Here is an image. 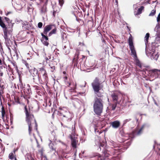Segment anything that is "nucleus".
<instances>
[{
    "label": "nucleus",
    "mask_w": 160,
    "mask_h": 160,
    "mask_svg": "<svg viewBox=\"0 0 160 160\" xmlns=\"http://www.w3.org/2000/svg\"><path fill=\"white\" fill-rule=\"evenodd\" d=\"M94 93L97 96L94 99L93 108L94 113L98 116H101L102 112L104 102L102 93L100 90L103 88L102 82L98 77H96L91 84Z\"/></svg>",
    "instance_id": "nucleus-1"
},
{
    "label": "nucleus",
    "mask_w": 160,
    "mask_h": 160,
    "mask_svg": "<svg viewBox=\"0 0 160 160\" xmlns=\"http://www.w3.org/2000/svg\"><path fill=\"white\" fill-rule=\"evenodd\" d=\"M24 112L25 114V120L28 125V132L30 135L32 134L33 136L35 139H36L33 131L36 130L38 131V124L35 118L32 113V110L29 107L27 108L26 106L24 107Z\"/></svg>",
    "instance_id": "nucleus-2"
},
{
    "label": "nucleus",
    "mask_w": 160,
    "mask_h": 160,
    "mask_svg": "<svg viewBox=\"0 0 160 160\" xmlns=\"http://www.w3.org/2000/svg\"><path fill=\"white\" fill-rule=\"evenodd\" d=\"M58 114L60 116L62 122L66 124L71 121L72 118V113L63 109H60L58 112Z\"/></svg>",
    "instance_id": "nucleus-3"
},
{
    "label": "nucleus",
    "mask_w": 160,
    "mask_h": 160,
    "mask_svg": "<svg viewBox=\"0 0 160 160\" xmlns=\"http://www.w3.org/2000/svg\"><path fill=\"white\" fill-rule=\"evenodd\" d=\"M12 27L13 25H11L10 28L9 27L8 29L6 28L3 29V37L5 41L6 45L9 51H10V47H11L12 45L13 44V42L11 41L8 37V36L10 34L13 30Z\"/></svg>",
    "instance_id": "nucleus-4"
},
{
    "label": "nucleus",
    "mask_w": 160,
    "mask_h": 160,
    "mask_svg": "<svg viewBox=\"0 0 160 160\" xmlns=\"http://www.w3.org/2000/svg\"><path fill=\"white\" fill-rule=\"evenodd\" d=\"M4 58H0V77H2L8 73L7 65L4 60Z\"/></svg>",
    "instance_id": "nucleus-5"
},
{
    "label": "nucleus",
    "mask_w": 160,
    "mask_h": 160,
    "mask_svg": "<svg viewBox=\"0 0 160 160\" xmlns=\"http://www.w3.org/2000/svg\"><path fill=\"white\" fill-rule=\"evenodd\" d=\"M129 34L130 36L128 39V43L129 44V48L131 51L132 55L133 56L134 58H137V57L133 44V37L130 34V32H129Z\"/></svg>",
    "instance_id": "nucleus-6"
},
{
    "label": "nucleus",
    "mask_w": 160,
    "mask_h": 160,
    "mask_svg": "<svg viewBox=\"0 0 160 160\" xmlns=\"http://www.w3.org/2000/svg\"><path fill=\"white\" fill-rule=\"evenodd\" d=\"M147 126L146 124H143L139 130H135L129 134V137L131 138H133L136 136L141 135L144 128Z\"/></svg>",
    "instance_id": "nucleus-7"
},
{
    "label": "nucleus",
    "mask_w": 160,
    "mask_h": 160,
    "mask_svg": "<svg viewBox=\"0 0 160 160\" xmlns=\"http://www.w3.org/2000/svg\"><path fill=\"white\" fill-rule=\"evenodd\" d=\"M75 131L72 130L71 134L69 135V137L71 140V145L74 148H77V144L78 142L77 138L75 137Z\"/></svg>",
    "instance_id": "nucleus-8"
},
{
    "label": "nucleus",
    "mask_w": 160,
    "mask_h": 160,
    "mask_svg": "<svg viewBox=\"0 0 160 160\" xmlns=\"http://www.w3.org/2000/svg\"><path fill=\"white\" fill-rule=\"evenodd\" d=\"M19 85L21 89H22L25 93L30 94L31 93V89L28 85L27 86L23 85L22 82L20 81V84Z\"/></svg>",
    "instance_id": "nucleus-9"
},
{
    "label": "nucleus",
    "mask_w": 160,
    "mask_h": 160,
    "mask_svg": "<svg viewBox=\"0 0 160 160\" xmlns=\"http://www.w3.org/2000/svg\"><path fill=\"white\" fill-rule=\"evenodd\" d=\"M29 72H30L31 75L33 77V80L34 82H36L35 80L36 79H39V74L38 73V70L35 68L30 69Z\"/></svg>",
    "instance_id": "nucleus-10"
},
{
    "label": "nucleus",
    "mask_w": 160,
    "mask_h": 160,
    "mask_svg": "<svg viewBox=\"0 0 160 160\" xmlns=\"http://www.w3.org/2000/svg\"><path fill=\"white\" fill-rule=\"evenodd\" d=\"M41 35L42 36L41 39V42L44 45L48 46L49 44L48 42L49 38L48 36H46L45 34H44V33H43L42 32L41 33Z\"/></svg>",
    "instance_id": "nucleus-11"
},
{
    "label": "nucleus",
    "mask_w": 160,
    "mask_h": 160,
    "mask_svg": "<svg viewBox=\"0 0 160 160\" xmlns=\"http://www.w3.org/2000/svg\"><path fill=\"white\" fill-rule=\"evenodd\" d=\"M111 125L114 128H117L120 125V122L118 120L115 121L110 123Z\"/></svg>",
    "instance_id": "nucleus-12"
},
{
    "label": "nucleus",
    "mask_w": 160,
    "mask_h": 160,
    "mask_svg": "<svg viewBox=\"0 0 160 160\" xmlns=\"http://www.w3.org/2000/svg\"><path fill=\"white\" fill-rule=\"evenodd\" d=\"M53 26V25L52 24L46 26L44 28L43 33H44V34L47 35V33L52 28V27Z\"/></svg>",
    "instance_id": "nucleus-13"
},
{
    "label": "nucleus",
    "mask_w": 160,
    "mask_h": 160,
    "mask_svg": "<svg viewBox=\"0 0 160 160\" xmlns=\"http://www.w3.org/2000/svg\"><path fill=\"white\" fill-rule=\"evenodd\" d=\"M48 77L47 73L42 75V79H41V83H45L48 82Z\"/></svg>",
    "instance_id": "nucleus-14"
},
{
    "label": "nucleus",
    "mask_w": 160,
    "mask_h": 160,
    "mask_svg": "<svg viewBox=\"0 0 160 160\" xmlns=\"http://www.w3.org/2000/svg\"><path fill=\"white\" fill-rule=\"evenodd\" d=\"M119 94L117 93H113L112 94L111 97L112 100L115 102L118 101V99Z\"/></svg>",
    "instance_id": "nucleus-15"
},
{
    "label": "nucleus",
    "mask_w": 160,
    "mask_h": 160,
    "mask_svg": "<svg viewBox=\"0 0 160 160\" xmlns=\"http://www.w3.org/2000/svg\"><path fill=\"white\" fill-rule=\"evenodd\" d=\"M54 142H52L51 140H50L49 147L52 151H55V152L56 151V148L54 145Z\"/></svg>",
    "instance_id": "nucleus-16"
},
{
    "label": "nucleus",
    "mask_w": 160,
    "mask_h": 160,
    "mask_svg": "<svg viewBox=\"0 0 160 160\" xmlns=\"http://www.w3.org/2000/svg\"><path fill=\"white\" fill-rule=\"evenodd\" d=\"M80 54V52L79 50H76V52L75 53L74 58L73 59V61H76L77 62H78V60L79 58V56Z\"/></svg>",
    "instance_id": "nucleus-17"
},
{
    "label": "nucleus",
    "mask_w": 160,
    "mask_h": 160,
    "mask_svg": "<svg viewBox=\"0 0 160 160\" xmlns=\"http://www.w3.org/2000/svg\"><path fill=\"white\" fill-rule=\"evenodd\" d=\"M38 68L39 72L40 74H41L43 75L47 73L46 71L44 68V66H42V67L40 68Z\"/></svg>",
    "instance_id": "nucleus-18"
},
{
    "label": "nucleus",
    "mask_w": 160,
    "mask_h": 160,
    "mask_svg": "<svg viewBox=\"0 0 160 160\" xmlns=\"http://www.w3.org/2000/svg\"><path fill=\"white\" fill-rule=\"evenodd\" d=\"M0 26L1 27L3 28V29L7 28L8 29V27H6V25L4 23L2 20V19L1 17L0 16Z\"/></svg>",
    "instance_id": "nucleus-19"
},
{
    "label": "nucleus",
    "mask_w": 160,
    "mask_h": 160,
    "mask_svg": "<svg viewBox=\"0 0 160 160\" xmlns=\"http://www.w3.org/2000/svg\"><path fill=\"white\" fill-rule=\"evenodd\" d=\"M2 79L0 78V93H1V92H3L4 88H5V86L4 85L2 84V83L1 82V80Z\"/></svg>",
    "instance_id": "nucleus-20"
},
{
    "label": "nucleus",
    "mask_w": 160,
    "mask_h": 160,
    "mask_svg": "<svg viewBox=\"0 0 160 160\" xmlns=\"http://www.w3.org/2000/svg\"><path fill=\"white\" fill-rule=\"evenodd\" d=\"M57 32V28H55L54 29H53L48 34V36L49 37L51 36L52 34L56 33Z\"/></svg>",
    "instance_id": "nucleus-21"
},
{
    "label": "nucleus",
    "mask_w": 160,
    "mask_h": 160,
    "mask_svg": "<svg viewBox=\"0 0 160 160\" xmlns=\"http://www.w3.org/2000/svg\"><path fill=\"white\" fill-rule=\"evenodd\" d=\"M144 7L143 6H141L140 8H138V10L137 13L136 15H138L141 14L142 12V11L144 9Z\"/></svg>",
    "instance_id": "nucleus-22"
},
{
    "label": "nucleus",
    "mask_w": 160,
    "mask_h": 160,
    "mask_svg": "<svg viewBox=\"0 0 160 160\" xmlns=\"http://www.w3.org/2000/svg\"><path fill=\"white\" fill-rule=\"evenodd\" d=\"M2 119H4L5 116V110L4 109V108L3 106H2Z\"/></svg>",
    "instance_id": "nucleus-23"
},
{
    "label": "nucleus",
    "mask_w": 160,
    "mask_h": 160,
    "mask_svg": "<svg viewBox=\"0 0 160 160\" xmlns=\"http://www.w3.org/2000/svg\"><path fill=\"white\" fill-rule=\"evenodd\" d=\"M128 139H127V140H122V142H125V144H126V145L127 146H129L131 144V140H129V141H128Z\"/></svg>",
    "instance_id": "nucleus-24"
},
{
    "label": "nucleus",
    "mask_w": 160,
    "mask_h": 160,
    "mask_svg": "<svg viewBox=\"0 0 160 160\" xmlns=\"http://www.w3.org/2000/svg\"><path fill=\"white\" fill-rule=\"evenodd\" d=\"M149 37V34L148 33H147L145 37V42L146 43H147L148 42V39Z\"/></svg>",
    "instance_id": "nucleus-25"
},
{
    "label": "nucleus",
    "mask_w": 160,
    "mask_h": 160,
    "mask_svg": "<svg viewBox=\"0 0 160 160\" xmlns=\"http://www.w3.org/2000/svg\"><path fill=\"white\" fill-rule=\"evenodd\" d=\"M49 66L50 67V70L52 72H54L55 70V66H52L51 65L49 64Z\"/></svg>",
    "instance_id": "nucleus-26"
},
{
    "label": "nucleus",
    "mask_w": 160,
    "mask_h": 160,
    "mask_svg": "<svg viewBox=\"0 0 160 160\" xmlns=\"http://www.w3.org/2000/svg\"><path fill=\"white\" fill-rule=\"evenodd\" d=\"M11 63L13 65L14 68L16 70L17 72H18L19 71L18 69V67L17 66L16 63L15 62H11Z\"/></svg>",
    "instance_id": "nucleus-27"
},
{
    "label": "nucleus",
    "mask_w": 160,
    "mask_h": 160,
    "mask_svg": "<svg viewBox=\"0 0 160 160\" xmlns=\"http://www.w3.org/2000/svg\"><path fill=\"white\" fill-rule=\"evenodd\" d=\"M136 64L137 66H138L140 68H142L141 63L139 60L136 61Z\"/></svg>",
    "instance_id": "nucleus-28"
},
{
    "label": "nucleus",
    "mask_w": 160,
    "mask_h": 160,
    "mask_svg": "<svg viewBox=\"0 0 160 160\" xmlns=\"http://www.w3.org/2000/svg\"><path fill=\"white\" fill-rule=\"evenodd\" d=\"M117 104L116 102H115V103L112 104L111 106L112 107V110H114L117 106Z\"/></svg>",
    "instance_id": "nucleus-29"
},
{
    "label": "nucleus",
    "mask_w": 160,
    "mask_h": 160,
    "mask_svg": "<svg viewBox=\"0 0 160 160\" xmlns=\"http://www.w3.org/2000/svg\"><path fill=\"white\" fill-rule=\"evenodd\" d=\"M156 13V10L155 9H153L151 12L150 13L149 16H154L155 14Z\"/></svg>",
    "instance_id": "nucleus-30"
},
{
    "label": "nucleus",
    "mask_w": 160,
    "mask_h": 160,
    "mask_svg": "<svg viewBox=\"0 0 160 160\" xmlns=\"http://www.w3.org/2000/svg\"><path fill=\"white\" fill-rule=\"evenodd\" d=\"M45 107H46L48 106L49 107H50L51 106V100H49V101H48V103H47V102H46V103H45Z\"/></svg>",
    "instance_id": "nucleus-31"
},
{
    "label": "nucleus",
    "mask_w": 160,
    "mask_h": 160,
    "mask_svg": "<svg viewBox=\"0 0 160 160\" xmlns=\"http://www.w3.org/2000/svg\"><path fill=\"white\" fill-rule=\"evenodd\" d=\"M9 158L11 159H12L14 158L13 153L12 152L10 153L9 155Z\"/></svg>",
    "instance_id": "nucleus-32"
},
{
    "label": "nucleus",
    "mask_w": 160,
    "mask_h": 160,
    "mask_svg": "<svg viewBox=\"0 0 160 160\" xmlns=\"http://www.w3.org/2000/svg\"><path fill=\"white\" fill-rule=\"evenodd\" d=\"M23 63L25 65V66H26L28 69L29 70H30V68L29 67V64L26 61H24L23 62Z\"/></svg>",
    "instance_id": "nucleus-33"
},
{
    "label": "nucleus",
    "mask_w": 160,
    "mask_h": 160,
    "mask_svg": "<svg viewBox=\"0 0 160 160\" xmlns=\"http://www.w3.org/2000/svg\"><path fill=\"white\" fill-rule=\"evenodd\" d=\"M44 150L43 149V148H41L40 150H38V152L41 154V156L42 157L43 156V152Z\"/></svg>",
    "instance_id": "nucleus-34"
},
{
    "label": "nucleus",
    "mask_w": 160,
    "mask_h": 160,
    "mask_svg": "<svg viewBox=\"0 0 160 160\" xmlns=\"http://www.w3.org/2000/svg\"><path fill=\"white\" fill-rule=\"evenodd\" d=\"M103 153L104 154V157H108V156H110L108 153L107 151L106 150H105L104 151Z\"/></svg>",
    "instance_id": "nucleus-35"
},
{
    "label": "nucleus",
    "mask_w": 160,
    "mask_h": 160,
    "mask_svg": "<svg viewBox=\"0 0 160 160\" xmlns=\"http://www.w3.org/2000/svg\"><path fill=\"white\" fill-rule=\"evenodd\" d=\"M97 160H104V157H103L99 155L98 156Z\"/></svg>",
    "instance_id": "nucleus-36"
},
{
    "label": "nucleus",
    "mask_w": 160,
    "mask_h": 160,
    "mask_svg": "<svg viewBox=\"0 0 160 160\" xmlns=\"http://www.w3.org/2000/svg\"><path fill=\"white\" fill-rule=\"evenodd\" d=\"M46 9V6L45 5H43L41 10L42 12H45Z\"/></svg>",
    "instance_id": "nucleus-37"
},
{
    "label": "nucleus",
    "mask_w": 160,
    "mask_h": 160,
    "mask_svg": "<svg viewBox=\"0 0 160 160\" xmlns=\"http://www.w3.org/2000/svg\"><path fill=\"white\" fill-rule=\"evenodd\" d=\"M8 69L9 70V71L11 72L12 73H13V69L12 68L10 65H8Z\"/></svg>",
    "instance_id": "nucleus-38"
},
{
    "label": "nucleus",
    "mask_w": 160,
    "mask_h": 160,
    "mask_svg": "<svg viewBox=\"0 0 160 160\" xmlns=\"http://www.w3.org/2000/svg\"><path fill=\"white\" fill-rule=\"evenodd\" d=\"M85 46V44L83 42H79V43L78 46L79 48H80L81 46L83 47Z\"/></svg>",
    "instance_id": "nucleus-39"
},
{
    "label": "nucleus",
    "mask_w": 160,
    "mask_h": 160,
    "mask_svg": "<svg viewBox=\"0 0 160 160\" xmlns=\"http://www.w3.org/2000/svg\"><path fill=\"white\" fill-rule=\"evenodd\" d=\"M42 26V22H39L38 23V27L39 28H41Z\"/></svg>",
    "instance_id": "nucleus-40"
},
{
    "label": "nucleus",
    "mask_w": 160,
    "mask_h": 160,
    "mask_svg": "<svg viewBox=\"0 0 160 160\" xmlns=\"http://www.w3.org/2000/svg\"><path fill=\"white\" fill-rule=\"evenodd\" d=\"M64 37L65 38H67L66 34L65 32H64L62 37V40L64 39Z\"/></svg>",
    "instance_id": "nucleus-41"
},
{
    "label": "nucleus",
    "mask_w": 160,
    "mask_h": 160,
    "mask_svg": "<svg viewBox=\"0 0 160 160\" xmlns=\"http://www.w3.org/2000/svg\"><path fill=\"white\" fill-rule=\"evenodd\" d=\"M131 120V118L126 119L124 121L123 124H125L127 122L130 121Z\"/></svg>",
    "instance_id": "nucleus-42"
},
{
    "label": "nucleus",
    "mask_w": 160,
    "mask_h": 160,
    "mask_svg": "<svg viewBox=\"0 0 160 160\" xmlns=\"http://www.w3.org/2000/svg\"><path fill=\"white\" fill-rule=\"evenodd\" d=\"M110 156H108V157H104V160H112L111 157H110Z\"/></svg>",
    "instance_id": "nucleus-43"
},
{
    "label": "nucleus",
    "mask_w": 160,
    "mask_h": 160,
    "mask_svg": "<svg viewBox=\"0 0 160 160\" xmlns=\"http://www.w3.org/2000/svg\"><path fill=\"white\" fill-rule=\"evenodd\" d=\"M63 79H64V80L65 82H66V81L68 79V77L66 75H65V76H63Z\"/></svg>",
    "instance_id": "nucleus-44"
},
{
    "label": "nucleus",
    "mask_w": 160,
    "mask_h": 160,
    "mask_svg": "<svg viewBox=\"0 0 160 160\" xmlns=\"http://www.w3.org/2000/svg\"><path fill=\"white\" fill-rule=\"evenodd\" d=\"M157 21L159 22L160 21V13L159 14L157 18Z\"/></svg>",
    "instance_id": "nucleus-45"
},
{
    "label": "nucleus",
    "mask_w": 160,
    "mask_h": 160,
    "mask_svg": "<svg viewBox=\"0 0 160 160\" xmlns=\"http://www.w3.org/2000/svg\"><path fill=\"white\" fill-rule=\"evenodd\" d=\"M4 19L7 22H9L10 21V19L8 18L5 17Z\"/></svg>",
    "instance_id": "nucleus-46"
},
{
    "label": "nucleus",
    "mask_w": 160,
    "mask_h": 160,
    "mask_svg": "<svg viewBox=\"0 0 160 160\" xmlns=\"http://www.w3.org/2000/svg\"><path fill=\"white\" fill-rule=\"evenodd\" d=\"M34 88H35V89L36 90H38L39 89V87L38 86H33Z\"/></svg>",
    "instance_id": "nucleus-47"
},
{
    "label": "nucleus",
    "mask_w": 160,
    "mask_h": 160,
    "mask_svg": "<svg viewBox=\"0 0 160 160\" xmlns=\"http://www.w3.org/2000/svg\"><path fill=\"white\" fill-rule=\"evenodd\" d=\"M63 3V0H59V3L61 5H62Z\"/></svg>",
    "instance_id": "nucleus-48"
},
{
    "label": "nucleus",
    "mask_w": 160,
    "mask_h": 160,
    "mask_svg": "<svg viewBox=\"0 0 160 160\" xmlns=\"http://www.w3.org/2000/svg\"><path fill=\"white\" fill-rule=\"evenodd\" d=\"M67 82V84L68 85V87H69L70 86H71V83L70 82Z\"/></svg>",
    "instance_id": "nucleus-49"
},
{
    "label": "nucleus",
    "mask_w": 160,
    "mask_h": 160,
    "mask_svg": "<svg viewBox=\"0 0 160 160\" xmlns=\"http://www.w3.org/2000/svg\"><path fill=\"white\" fill-rule=\"evenodd\" d=\"M12 13V12H8L7 13H6V15L7 16L8 15V14H11V13Z\"/></svg>",
    "instance_id": "nucleus-50"
},
{
    "label": "nucleus",
    "mask_w": 160,
    "mask_h": 160,
    "mask_svg": "<svg viewBox=\"0 0 160 160\" xmlns=\"http://www.w3.org/2000/svg\"><path fill=\"white\" fill-rule=\"evenodd\" d=\"M82 60H83V59H85V56H84V55H82Z\"/></svg>",
    "instance_id": "nucleus-51"
},
{
    "label": "nucleus",
    "mask_w": 160,
    "mask_h": 160,
    "mask_svg": "<svg viewBox=\"0 0 160 160\" xmlns=\"http://www.w3.org/2000/svg\"><path fill=\"white\" fill-rule=\"evenodd\" d=\"M102 42L103 43H104L105 44H106V41L105 40H104L102 38Z\"/></svg>",
    "instance_id": "nucleus-52"
},
{
    "label": "nucleus",
    "mask_w": 160,
    "mask_h": 160,
    "mask_svg": "<svg viewBox=\"0 0 160 160\" xmlns=\"http://www.w3.org/2000/svg\"><path fill=\"white\" fill-rule=\"evenodd\" d=\"M59 142H61V143H62V144H63V145H65L66 147V146H67V145H66V144L65 143H64V142H61V141H59Z\"/></svg>",
    "instance_id": "nucleus-53"
},
{
    "label": "nucleus",
    "mask_w": 160,
    "mask_h": 160,
    "mask_svg": "<svg viewBox=\"0 0 160 160\" xmlns=\"http://www.w3.org/2000/svg\"><path fill=\"white\" fill-rule=\"evenodd\" d=\"M56 13V12L55 11H54L53 12V15L54 16V17L55 16Z\"/></svg>",
    "instance_id": "nucleus-54"
},
{
    "label": "nucleus",
    "mask_w": 160,
    "mask_h": 160,
    "mask_svg": "<svg viewBox=\"0 0 160 160\" xmlns=\"http://www.w3.org/2000/svg\"><path fill=\"white\" fill-rule=\"evenodd\" d=\"M67 48V46L66 45H65L63 49H65L66 48Z\"/></svg>",
    "instance_id": "nucleus-55"
},
{
    "label": "nucleus",
    "mask_w": 160,
    "mask_h": 160,
    "mask_svg": "<svg viewBox=\"0 0 160 160\" xmlns=\"http://www.w3.org/2000/svg\"><path fill=\"white\" fill-rule=\"evenodd\" d=\"M127 28L129 30V31H130V28L129 27H128V26H127Z\"/></svg>",
    "instance_id": "nucleus-56"
},
{
    "label": "nucleus",
    "mask_w": 160,
    "mask_h": 160,
    "mask_svg": "<svg viewBox=\"0 0 160 160\" xmlns=\"http://www.w3.org/2000/svg\"><path fill=\"white\" fill-rule=\"evenodd\" d=\"M63 73L64 74H66V72H65V71H63Z\"/></svg>",
    "instance_id": "nucleus-57"
},
{
    "label": "nucleus",
    "mask_w": 160,
    "mask_h": 160,
    "mask_svg": "<svg viewBox=\"0 0 160 160\" xmlns=\"http://www.w3.org/2000/svg\"><path fill=\"white\" fill-rule=\"evenodd\" d=\"M46 112L49 113L50 112V110L46 111Z\"/></svg>",
    "instance_id": "nucleus-58"
},
{
    "label": "nucleus",
    "mask_w": 160,
    "mask_h": 160,
    "mask_svg": "<svg viewBox=\"0 0 160 160\" xmlns=\"http://www.w3.org/2000/svg\"><path fill=\"white\" fill-rule=\"evenodd\" d=\"M88 32H86V35L87 36H88Z\"/></svg>",
    "instance_id": "nucleus-59"
},
{
    "label": "nucleus",
    "mask_w": 160,
    "mask_h": 160,
    "mask_svg": "<svg viewBox=\"0 0 160 160\" xmlns=\"http://www.w3.org/2000/svg\"><path fill=\"white\" fill-rule=\"evenodd\" d=\"M14 160H17L16 157H14Z\"/></svg>",
    "instance_id": "nucleus-60"
},
{
    "label": "nucleus",
    "mask_w": 160,
    "mask_h": 160,
    "mask_svg": "<svg viewBox=\"0 0 160 160\" xmlns=\"http://www.w3.org/2000/svg\"><path fill=\"white\" fill-rule=\"evenodd\" d=\"M44 160H48L47 158L45 157V158L44 159Z\"/></svg>",
    "instance_id": "nucleus-61"
},
{
    "label": "nucleus",
    "mask_w": 160,
    "mask_h": 160,
    "mask_svg": "<svg viewBox=\"0 0 160 160\" xmlns=\"http://www.w3.org/2000/svg\"><path fill=\"white\" fill-rule=\"evenodd\" d=\"M155 148V145H154L153 146V149H154Z\"/></svg>",
    "instance_id": "nucleus-62"
},
{
    "label": "nucleus",
    "mask_w": 160,
    "mask_h": 160,
    "mask_svg": "<svg viewBox=\"0 0 160 160\" xmlns=\"http://www.w3.org/2000/svg\"><path fill=\"white\" fill-rule=\"evenodd\" d=\"M46 60H48V58H46Z\"/></svg>",
    "instance_id": "nucleus-63"
},
{
    "label": "nucleus",
    "mask_w": 160,
    "mask_h": 160,
    "mask_svg": "<svg viewBox=\"0 0 160 160\" xmlns=\"http://www.w3.org/2000/svg\"><path fill=\"white\" fill-rule=\"evenodd\" d=\"M15 150H14V152L15 153Z\"/></svg>",
    "instance_id": "nucleus-64"
}]
</instances>
